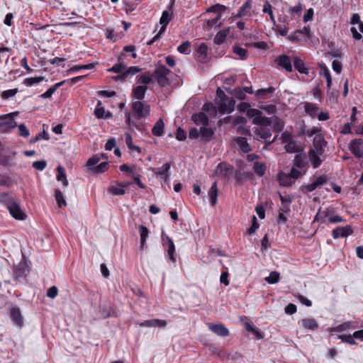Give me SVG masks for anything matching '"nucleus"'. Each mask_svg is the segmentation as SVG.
I'll use <instances>...</instances> for the list:
<instances>
[{
	"instance_id": "obj_47",
	"label": "nucleus",
	"mask_w": 363,
	"mask_h": 363,
	"mask_svg": "<svg viewBox=\"0 0 363 363\" xmlns=\"http://www.w3.org/2000/svg\"><path fill=\"white\" fill-rule=\"evenodd\" d=\"M57 179L58 181H62L64 186H67L68 185V181L66 177L65 169L62 166H59L57 168Z\"/></svg>"
},
{
	"instance_id": "obj_11",
	"label": "nucleus",
	"mask_w": 363,
	"mask_h": 363,
	"mask_svg": "<svg viewBox=\"0 0 363 363\" xmlns=\"http://www.w3.org/2000/svg\"><path fill=\"white\" fill-rule=\"evenodd\" d=\"M10 214L15 219L17 220H25L26 218V213L21 208L20 205L17 201H16L9 208Z\"/></svg>"
},
{
	"instance_id": "obj_33",
	"label": "nucleus",
	"mask_w": 363,
	"mask_h": 363,
	"mask_svg": "<svg viewBox=\"0 0 363 363\" xmlns=\"http://www.w3.org/2000/svg\"><path fill=\"white\" fill-rule=\"evenodd\" d=\"M235 143L238 145L240 150L245 152L248 153L252 151L250 145L247 143V140L244 137H238L235 139Z\"/></svg>"
},
{
	"instance_id": "obj_56",
	"label": "nucleus",
	"mask_w": 363,
	"mask_h": 363,
	"mask_svg": "<svg viewBox=\"0 0 363 363\" xmlns=\"http://www.w3.org/2000/svg\"><path fill=\"white\" fill-rule=\"evenodd\" d=\"M227 9L226 6L220 4H216L213 6L209 7L206 11L207 12H213V13H218V14H221L222 12L225 11Z\"/></svg>"
},
{
	"instance_id": "obj_16",
	"label": "nucleus",
	"mask_w": 363,
	"mask_h": 363,
	"mask_svg": "<svg viewBox=\"0 0 363 363\" xmlns=\"http://www.w3.org/2000/svg\"><path fill=\"white\" fill-rule=\"evenodd\" d=\"M276 62L279 67L284 69L286 72H292L291 61L289 56L286 55H280L277 58Z\"/></svg>"
},
{
	"instance_id": "obj_48",
	"label": "nucleus",
	"mask_w": 363,
	"mask_h": 363,
	"mask_svg": "<svg viewBox=\"0 0 363 363\" xmlns=\"http://www.w3.org/2000/svg\"><path fill=\"white\" fill-rule=\"evenodd\" d=\"M208 50V46L204 43H201L197 48L196 53L198 56L201 57V60H206L207 58Z\"/></svg>"
},
{
	"instance_id": "obj_3",
	"label": "nucleus",
	"mask_w": 363,
	"mask_h": 363,
	"mask_svg": "<svg viewBox=\"0 0 363 363\" xmlns=\"http://www.w3.org/2000/svg\"><path fill=\"white\" fill-rule=\"evenodd\" d=\"M172 12L169 13L168 11H164L162 12L160 19V23L162 26L160 30H159L158 33L155 35L154 38L148 43V45H152L155 41L160 38L161 35L164 33L169 21L172 18Z\"/></svg>"
},
{
	"instance_id": "obj_40",
	"label": "nucleus",
	"mask_w": 363,
	"mask_h": 363,
	"mask_svg": "<svg viewBox=\"0 0 363 363\" xmlns=\"http://www.w3.org/2000/svg\"><path fill=\"white\" fill-rule=\"evenodd\" d=\"M251 0H247L238 10V13L235 17L240 18L247 16L250 13L251 10Z\"/></svg>"
},
{
	"instance_id": "obj_36",
	"label": "nucleus",
	"mask_w": 363,
	"mask_h": 363,
	"mask_svg": "<svg viewBox=\"0 0 363 363\" xmlns=\"http://www.w3.org/2000/svg\"><path fill=\"white\" fill-rule=\"evenodd\" d=\"M320 74L323 75L327 81V86L330 89L332 85V77L328 68L324 64H320Z\"/></svg>"
},
{
	"instance_id": "obj_17",
	"label": "nucleus",
	"mask_w": 363,
	"mask_h": 363,
	"mask_svg": "<svg viewBox=\"0 0 363 363\" xmlns=\"http://www.w3.org/2000/svg\"><path fill=\"white\" fill-rule=\"evenodd\" d=\"M284 148L289 153H299L303 151V144L294 140L286 144Z\"/></svg>"
},
{
	"instance_id": "obj_58",
	"label": "nucleus",
	"mask_w": 363,
	"mask_h": 363,
	"mask_svg": "<svg viewBox=\"0 0 363 363\" xmlns=\"http://www.w3.org/2000/svg\"><path fill=\"white\" fill-rule=\"evenodd\" d=\"M18 92V89L17 88L8 89L1 92V97L3 100H8L14 96Z\"/></svg>"
},
{
	"instance_id": "obj_61",
	"label": "nucleus",
	"mask_w": 363,
	"mask_h": 363,
	"mask_svg": "<svg viewBox=\"0 0 363 363\" xmlns=\"http://www.w3.org/2000/svg\"><path fill=\"white\" fill-rule=\"evenodd\" d=\"M265 281L268 284H277L279 281V274L277 272H272L269 276L265 278Z\"/></svg>"
},
{
	"instance_id": "obj_43",
	"label": "nucleus",
	"mask_w": 363,
	"mask_h": 363,
	"mask_svg": "<svg viewBox=\"0 0 363 363\" xmlns=\"http://www.w3.org/2000/svg\"><path fill=\"white\" fill-rule=\"evenodd\" d=\"M153 77L154 75L150 72H145L138 77L137 82L144 84H149L152 83Z\"/></svg>"
},
{
	"instance_id": "obj_57",
	"label": "nucleus",
	"mask_w": 363,
	"mask_h": 363,
	"mask_svg": "<svg viewBox=\"0 0 363 363\" xmlns=\"http://www.w3.org/2000/svg\"><path fill=\"white\" fill-rule=\"evenodd\" d=\"M278 194H279V199H280V201H281V203L283 205L286 203V208H281V211L284 212V213L289 212L290 211L289 204L291 203L292 199L290 197L286 198V197L282 196L280 192H278Z\"/></svg>"
},
{
	"instance_id": "obj_46",
	"label": "nucleus",
	"mask_w": 363,
	"mask_h": 363,
	"mask_svg": "<svg viewBox=\"0 0 363 363\" xmlns=\"http://www.w3.org/2000/svg\"><path fill=\"white\" fill-rule=\"evenodd\" d=\"M125 122L130 129L135 128L140 132L143 131V128L141 124H138L137 123L131 120L130 113L129 112H127L125 113Z\"/></svg>"
},
{
	"instance_id": "obj_9",
	"label": "nucleus",
	"mask_w": 363,
	"mask_h": 363,
	"mask_svg": "<svg viewBox=\"0 0 363 363\" xmlns=\"http://www.w3.org/2000/svg\"><path fill=\"white\" fill-rule=\"evenodd\" d=\"M327 141L321 134H317L315 135L313 141V150L318 152L319 155L324 153V148L327 146Z\"/></svg>"
},
{
	"instance_id": "obj_20",
	"label": "nucleus",
	"mask_w": 363,
	"mask_h": 363,
	"mask_svg": "<svg viewBox=\"0 0 363 363\" xmlns=\"http://www.w3.org/2000/svg\"><path fill=\"white\" fill-rule=\"evenodd\" d=\"M308 155L313 167L314 169L319 167L322 163V160L320 157L322 155H319V153L315 152V150L311 148L308 150Z\"/></svg>"
},
{
	"instance_id": "obj_38",
	"label": "nucleus",
	"mask_w": 363,
	"mask_h": 363,
	"mask_svg": "<svg viewBox=\"0 0 363 363\" xmlns=\"http://www.w3.org/2000/svg\"><path fill=\"white\" fill-rule=\"evenodd\" d=\"M354 323L350 321L345 322L339 325L328 329L330 332H342L349 328H355Z\"/></svg>"
},
{
	"instance_id": "obj_41",
	"label": "nucleus",
	"mask_w": 363,
	"mask_h": 363,
	"mask_svg": "<svg viewBox=\"0 0 363 363\" xmlns=\"http://www.w3.org/2000/svg\"><path fill=\"white\" fill-rule=\"evenodd\" d=\"M253 170L259 177H262L267 170V165L264 162H255L253 164Z\"/></svg>"
},
{
	"instance_id": "obj_7",
	"label": "nucleus",
	"mask_w": 363,
	"mask_h": 363,
	"mask_svg": "<svg viewBox=\"0 0 363 363\" xmlns=\"http://www.w3.org/2000/svg\"><path fill=\"white\" fill-rule=\"evenodd\" d=\"M9 315L11 319L16 325L18 326L19 328H22L23 326V317L18 307H11L9 310Z\"/></svg>"
},
{
	"instance_id": "obj_19",
	"label": "nucleus",
	"mask_w": 363,
	"mask_h": 363,
	"mask_svg": "<svg viewBox=\"0 0 363 363\" xmlns=\"http://www.w3.org/2000/svg\"><path fill=\"white\" fill-rule=\"evenodd\" d=\"M125 54L121 53L118 57V63L115 64L113 67L107 69L108 72H113V73H121L124 72L126 67L123 63Z\"/></svg>"
},
{
	"instance_id": "obj_27",
	"label": "nucleus",
	"mask_w": 363,
	"mask_h": 363,
	"mask_svg": "<svg viewBox=\"0 0 363 363\" xmlns=\"http://www.w3.org/2000/svg\"><path fill=\"white\" fill-rule=\"evenodd\" d=\"M252 123L255 125H261L262 128H267L268 126L272 125V118H268L266 116H258V117H255L252 120Z\"/></svg>"
},
{
	"instance_id": "obj_37",
	"label": "nucleus",
	"mask_w": 363,
	"mask_h": 363,
	"mask_svg": "<svg viewBox=\"0 0 363 363\" xmlns=\"http://www.w3.org/2000/svg\"><path fill=\"white\" fill-rule=\"evenodd\" d=\"M164 130V124L162 119H159L152 129V133L155 136L160 137L163 135Z\"/></svg>"
},
{
	"instance_id": "obj_50",
	"label": "nucleus",
	"mask_w": 363,
	"mask_h": 363,
	"mask_svg": "<svg viewBox=\"0 0 363 363\" xmlns=\"http://www.w3.org/2000/svg\"><path fill=\"white\" fill-rule=\"evenodd\" d=\"M108 162H103L95 167H91V171L94 174L104 173L108 170Z\"/></svg>"
},
{
	"instance_id": "obj_63",
	"label": "nucleus",
	"mask_w": 363,
	"mask_h": 363,
	"mask_svg": "<svg viewBox=\"0 0 363 363\" xmlns=\"http://www.w3.org/2000/svg\"><path fill=\"white\" fill-rule=\"evenodd\" d=\"M100 160H101V157L99 155H94L91 158H89L88 160L86 165L88 167V169L89 170H91V167L96 166V164L99 163Z\"/></svg>"
},
{
	"instance_id": "obj_10",
	"label": "nucleus",
	"mask_w": 363,
	"mask_h": 363,
	"mask_svg": "<svg viewBox=\"0 0 363 363\" xmlns=\"http://www.w3.org/2000/svg\"><path fill=\"white\" fill-rule=\"evenodd\" d=\"M353 229L350 225H346L345 227H337L333 230L332 236L334 239H338L340 238H346L353 233Z\"/></svg>"
},
{
	"instance_id": "obj_54",
	"label": "nucleus",
	"mask_w": 363,
	"mask_h": 363,
	"mask_svg": "<svg viewBox=\"0 0 363 363\" xmlns=\"http://www.w3.org/2000/svg\"><path fill=\"white\" fill-rule=\"evenodd\" d=\"M220 18H221V14H218L214 18L207 20L206 22V28L207 30H211L214 26L216 27L220 26L221 23H220L217 25V23L220 19Z\"/></svg>"
},
{
	"instance_id": "obj_15",
	"label": "nucleus",
	"mask_w": 363,
	"mask_h": 363,
	"mask_svg": "<svg viewBox=\"0 0 363 363\" xmlns=\"http://www.w3.org/2000/svg\"><path fill=\"white\" fill-rule=\"evenodd\" d=\"M209 329L218 336L227 337L229 335L228 329L222 323H211L208 326Z\"/></svg>"
},
{
	"instance_id": "obj_6",
	"label": "nucleus",
	"mask_w": 363,
	"mask_h": 363,
	"mask_svg": "<svg viewBox=\"0 0 363 363\" xmlns=\"http://www.w3.org/2000/svg\"><path fill=\"white\" fill-rule=\"evenodd\" d=\"M234 173V168L233 166L228 163L223 162H220L217 167V174L224 178L225 179H229L230 177Z\"/></svg>"
},
{
	"instance_id": "obj_31",
	"label": "nucleus",
	"mask_w": 363,
	"mask_h": 363,
	"mask_svg": "<svg viewBox=\"0 0 363 363\" xmlns=\"http://www.w3.org/2000/svg\"><path fill=\"white\" fill-rule=\"evenodd\" d=\"M209 200L211 206H215L217 203L218 198V186L217 182H214L208 192Z\"/></svg>"
},
{
	"instance_id": "obj_59",
	"label": "nucleus",
	"mask_w": 363,
	"mask_h": 363,
	"mask_svg": "<svg viewBox=\"0 0 363 363\" xmlns=\"http://www.w3.org/2000/svg\"><path fill=\"white\" fill-rule=\"evenodd\" d=\"M338 338L340 339L342 342H346L350 345H357V342L354 340L352 335H338Z\"/></svg>"
},
{
	"instance_id": "obj_4",
	"label": "nucleus",
	"mask_w": 363,
	"mask_h": 363,
	"mask_svg": "<svg viewBox=\"0 0 363 363\" xmlns=\"http://www.w3.org/2000/svg\"><path fill=\"white\" fill-rule=\"evenodd\" d=\"M16 125L14 118L12 117V113L0 116V132L9 133Z\"/></svg>"
},
{
	"instance_id": "obj_13",
	"label": "nucleus",
	"mask_w": 363,
	"mask_h": 363,
	"mask_svg": "<svg viewBox=\"0 0 363 363\" xmlns=\"http://www.w3.org/2000/svg\"><path fill=\"white\" fill-rule=\"evenodd\" d=\"M171 165L169 163L167 162L163 164L161 167H159L155 171V174L157 177H160L163 180L164 182L168 183L169 181V172L170 169Z\"/></svg>"
},
{
	"instance_id": "obj_39",
	"label": "nucleus",
	"mask_w": 363,
	"mask_h": 363,
	"mask_svg": "<svg viewBox=\"0 0 363 363\" xmlns=\"http://www.w3.org/2000/svg\"><path fill=\"white\" fill-rule=\"evenodd\" d=\"M26 264L20 263L18 265L16 266L13 269V277L15 279L18 280L20 278H22L26 276Z\"/></svg>"
},
{
	"instance_id": "obj_8",
	"label": "nucleus",
	"mask_w": 363,
	"mask_h": 363,
	"mask_svg": "<svg viewBox=\"0 0 363 363\" xmlns=\"http://www.w3.org/2000/svg\"><path fill=\"white\" fill-rule=\"evenodd\" d=\"M335 212V208L332 207L328 208L324 211H321V208H319L318 213L315 216L314 221H318L323 223L326 221L328 222L329 218L333 216Z\"/></svg>"
},
{
	"instance_id": "obj_53",
	"label": "nucleus",
	"mask_w": 363,
	"mask_h": 363,
	"mask_svg": "<svg viewBox=\"0 0 363 363\" xmlns=\"http://www.w3.org/2000/svg\"><path fill=\"white\" fill-rule=\"evenodd\" d=\"M13 185V181L10 176L0 174V186L10 187Z\"/></svg>"
},
{
	"instance_id": "obj_52",
	"label": "nucleus",
	"mask_w": 363,
	"mask_h": 363,
	"mask_svg": "<svg viewBox=\"0 0 363 363\" xmlns=\"http://www.w3.org/2000/svg\"><path fill=\"white\" fill-rule=\"evenodd\" d=\"M55 196L59 207L62 208V206H67L66 201L65 200L63 194L60 189H56L55 190Z\"/></svg>"
},
{
	"instance_id": "obj_42",
	"label": "nucleus",
	"mask_w": 363,
	"mask_h": 363,
	"mask_svg": "<svg viewBox=\"0 0 363 363\" xmlns=\"http://www.w3.org/2000/svg\"><path fill=\"white\" fill-rule=\"evenodd\" d=\"M254 133L257 137L265 140L272 136L271 130L267 128H255Z\"/></svg>"
},
{
	"instance_id": "obj_51",
	"label": "nucleus",
	"mask_w": 363,
	"mask_h": 363,
	"mask_svg": "<svg viewBox=\"0 0 363 363\" xmlns=\"http://www.w3.org/2000/svg\"><path fill=\"white\" fill-rule=\"evenodd\" d=\"M305 155L303 154H297L294 158V165L300 169H302L306 167V162H305Z\"/></svg>"
},
{
	"instance_id": "obj_18",
	"label": "nucleus",
	"mask_w": 363,
	"mask_h": 363,
	"mask_svg": "<svg viewBox=\"0 0 363 363\" xmlns=\"http://www.w3.org/2000/svg\"><path fill=\"white\" fill-rule=\"evenodd\" d=\"M138 325L140 327H147V328H164L167 325V321L165 320L160 319H151L147 320L143 322L139 323Z\"/></svg>"
},
{
	"instance_id": "obj_1",
	"label": "nucleus",
	"mask_w": 363,
	"mask_h": 363,
	"mask_svg": "<svg viewBox=\"0 0 363 363\" xmlns=\"http://www.w3.org/2000/svg\"><path fill=\"white\" fill-rule=\"evenodd\" d=\"M171 73L170 69L167 68L164 65H156L154 71V77H155L157 84L164 87L168 84L167 76Z\"/></svg>"
},
{
	"instance_id": "obj_44",
	"label": "nucleus",
	"mask_w": 363,
	"mask_h": 363,
	"mask_svg": "<svg viewBox=\"0 0 363 363\" xmlns=\"http://www.w3.org/2000/svg\"><path fill=\"white\" fill-rule=\"evenodd\" d=\"M273 128L275 132H280L284 127V121L279 117L274 116L272 117Z\"/></svg>"
},
{
	"instance_id": "obj_30",
	"label": "nucleus",
	"mask_w": 363,
	"mask_h": 363,
	"mask_svg": "<svg viewBox=\"0 0 363 363\" xmlns=\"http://www.w3.org/2000/svg\"><path fill=\"white\" fill-rule=\"evenodd\" d=\"M301 326L311 330H316L319 325L313 318H303L301 320Z\"/></svg>"
},
{
	"instance_id": "obj_25",
	"label": "nucleus",
	"mask_w": 363,
	"mask_h": 363,
	"mask_svg": "<svg viewBox=\"0 0 363 363\" xmlns=\"http://www.w3.org/2000/svg\"><path fill=\"white\" fill-rule=\"evenodd\" d=\"M294 68L301 74H308V68H307L303 61L298 57H294L293 60Z\"/></svg>"
},
{
	"instance_id": "obj_2",
	"label": "nucleus",
	"mask_w": 363,
	"mask_h": 363,
	"mask_svg": "<svg viewBox=\"0 0 363 363\" xmlns=\"http://www.w3.org/2000/svg\"><path fill=\"white\" fill-rule=\"evenodd\" d=\"M131 108L135 117L138 119L147 118L150 115V106L144 105L143 103L140 101H133Z\"/></svg>"
},
{
	"instance_id": "obj_24",
	"label": "nucleus",
	"mask_w": 363,
	"mask_h": 363,
	"mask_svg": "<svg viewBox=\"0 0 363 363\" xmlns=\"http://www.w3.org/2000/svg\"><path fill=\"white\" fill-rule=\"evenodd\" d=\"M16 201L11 193L3 192L0 194V203L5 205L9 208Z\"/></svg>"
},
{
	"instance_id": "obj_60",
	"label": "nucleus",
	"mask_w": 363,
	"mask_h": 363,
	"mask_svg": "<svg viewBox=\"0 0 363 363\" xmlns=\"http://www.w3.org/2000/svg\"><path fill=\"white\" fill-rule=\"evenodd\" d=\"M101 101H98L97 105L96 106L95 111H94V115L97 118H104V113H105V108L101 106Z\"/></svg>"
},
{
	"instance_id": "obj_34",
	"label": "nucleus",
	"mask_w": 363,
	"mask_h": 363,
	"mask_svg": "<svg viewBox=\"0 0 363 363\" xmlns=\"http://www.w3.org/2000/svg\"><path fill=\"white\" fill-rule=\"evenodd\" d=\"M275 89L269 86L267 89H259L256 91V96L258 98L267 99H269L274 92Z\"/></svg>"
},
{
	"instance_id": "obj_5",
	"label": "nucleus",
	"mask_w": 363,
	"mask_h": 363,
	"mask_svg": "<svg viewBox=\"0 0 363 363\" xmlns=\"http://www.w3.org/2000/svg\"><path fill=\"white\" fill-rule=\"evenodd\" d=\"M349 150L357 158H363V139L355 138L352 140L349 146Z\"/></svg>"
},
{
	"instance_id": "obj_62",
	"label": "nucleus",
	"mask_w": 363,
	"mask_h": 363,
	"mask_svg": "<svg viewBox=\"0 0 363 363\" xmlns=\"http://www.w3.org/2000/svg\"><path fill=\"white\" fill-rule=\"evenodd\" d=\"M125 143L129 149L132 150H135L138 152H141V150L138 146L135 145H133V143H132V137L129 133H125Z\"/></svg>"
},
{
	"instance_id": "obj_35",
	"label": "nucleus",
	"mask_w": 363,
	"mask_h": 363,
	"mask_svg": "<svg viewBox=\"0 0 363 363\" xmlns=\"http://www.w3.org/2000/svg\"><path fill=\"white\" fill-rule=\"evenodd\" d=\"M318 110L319 108L315 104L310 102H305L304 111L311 117L315 118L318 114Z\"/></svg>"
},
{
	"instance_id": "obj_28",
	"label": "nucleus",
	"mask_w": 363,
	"mask_h": 363,
	"mask_svg": "<svg viewBox=\"0 0 363 363\" xmlns=\"http://www.w3.org/2000/svg\"><path fill=\"white\" fill-rule=\"evenodd\" d=\"M277 181L279 185L282 186H289L294 182L289 174H284L283 172H279L277 174Z\"/></svg>"
},
{
	"instance_id": "obj_14",
	"label": "nucleus",
	"mask_w": 363,
	"mask_h": 363,
	"mask_svg": "<svg viewBox=\"0 0 363 363\" xmlns=\"http://www.w3.org/2000/svg\"><path fill=\"white\" fill-rule=\"evenodd\" d=\"M235 101L233 99H230L228 97V100H226L224 104H218V111L221 114H225L226 113H232L235 109Z\"/></svg>"
},
{
	"instance_id": "obj_12",
	"label": "nucleus",
	"mask_w": 363,
	"mask_h": 363,
	"mask_svg": "<svg viewBox=\"0 0 363 363\" xmlns=\"http://www.w3.org/2000/svg\"><path fill=\"white\" fill-rule=\"evenodd\" d=\"M162 242L163 245L165 247H167V254L169 259L172 262H176V257L174 256L175 254V246L174 244V242L172 238H170L169 236H166V240L164 238L163 235H162Z\"/></svg>"
},
{
	"instance_id": "obj_55",
	"label": "nucleus",
	"mask_w": 363,
	"mask_h": 363,
	"mask_svg": "<svg viewBox=\"0 0 363 363\" xmlns=\"http://www.w3.org/2000/svg\"><path fill=\"white\" fill-rule=\"evenodd\" d=\"M44 79H45V77L43 76L26 78L24 79L23 84L28 86H30L35 84L40 83V82L43 81Z\"/></svg>"
},
{
	"instance_id": "obj_64",
	"label": "nucleus",
	"mask_w": 363,
	"mask_h": 363,
	"mask_svg": "<svg viewBox=\"0 0 363 363\" xmlns=\"http://www.w3.org/2000/svg\"><path fill=\"white\" fill-rule=\"evenodd\" d=\"M49 138H50L48 133L45 130H43V132L39 133L35 137L32 138L30 140V143H35L41 139L48 140Z\"/></svg>"
},
{
	"instance_id": "obj_21",
	"label": "nucleus",
	"mask_w": 363,
	"mask_h": 363,
	"mask_svg": "<svg viewBox=\"0 0 363 363\" xmlns=\"http://www.w3.org/2000/svg\"><path fill=\"white\" fill-rule=\"evenodd\" d=\"M192 121L197 125H207L209 123V119L207 115L203 112L194 113L191 116Z\"/></svg>"
},
{
	"instance_id": "obj_29",
	"label": "nucleus",
	"mask_w": 363,
	"mask_h": 363,
	"mask_svg": "<svg viewBox=\"0 0 363 363\" xmlns=\"http://www.w3.org/2000/svg\"><path fill=\"white\" fill-rule=\"evenodd\" d=\"M147 86L145 85L138 86L133 89L132 96L138 100H142L145 98Z\"/></svg>"
},
{
	"instance_id": "obj_26",
	"label": "nucleus",
	"mask_w": 363,
	"mask_h": 363,
	"mask_svg": "<svg viewBox=\"0 0 363 363\" xmlns=\"http://www.w3.org/2000/svg\"><path fill=\"white\" fill-rule=\"evenodd\" d=\"M201 138L204 142H209L214 135V131L211 128H207L206 125L200 128Z\"/></svg>"
},
{
	"instance_id": "obj_32",
	"label": "nucleus",
	"mask_w": 363,
	"mask_h": 363,
	"mask_svg": "<svg viewBox=\"0 0 363 363\" xmlns=\"http://www.w3.org/2000/svg\"><path fill=\"white\" fill-rule=\"evenodd\" d=\"M139 232L140 236V247L144 249L146 247V240L149 236L150 230L143 225H139Z\"/></svg>"
},
{
	"instance_id": "obj_22",
	"label": "nucleus",
	"mask_w": 363,
	"mask_h": 363,
	"mask_svg": "<svg viewBox=\"0 0 363 363\" xmlns=\"http://www.w3.org/2000/svg\"><path fill=\"white\" fill-rule=\"evenodd\" d=\"M118 186H111L108 188V191L113 194V195H123L125 193V191L124 189L125 187L130 185V182H116Z\"/></svg>"
},
{
	"instance_id": "obj_23",
	"label": "nucleus",
	"mask_w": 363,
	"mask_h": 363,
	"mask_svg": "<svg viewBox=\"0 0 363 363\" xmlns=\"http://www.w3.org/2000/svg\"><path fill=\"white\" fill-rule=\"evenodd\" d=\"M230 27H228V28H225L223 30H219L214 39H213V43L214 44L216 45H221L222 43H224L226 37L228 36V35L230 33Z\"/></svg>"
},
{
	"instance_id": "obj_49",
	"label": "nucleus",
	"mask_w": 363,
	"mask_h": 363,
	"mask_svg": "<svg viewBox=\"0 0 363 363\" xmlns=\"http://www.w3.org/2000/svg\"><path fill=\"white\" fill-rule=\"evenodd\" d=\"M233 51L235 54L238 55L241 60H245L247 57V50L238 45L233 46Z\"/></svg>"
},
{
	"instance_id": "obj_45",
	"label": "nucleus",
	"mask_w": 363,
	"mask_h": 363,
	"mask_svg": "<svg viewBox=\"0 0 363 363\" xmlns=\"http://www.w3.org/2000/svg\"><path fill=\"white\" fill-rule=\"evenodd\" d=\"M216 96L218 99L215 100V103L218 108V104H224L226 100H228V96L225 94V92L220 88L218 87L216 89Z\"/></svg>"
}]
</instances>
